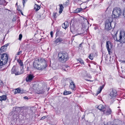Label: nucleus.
<instances>
[{
    "mask_svg": "<svg viewBox=\"0 0 125 125\" xmlns=\"http://www.w3.org/2000/svg\"><path fill=\"white\" fill-rule=\"evenodd\" d=\"M33 64L34 67L39 70L43 69L47 66L46 61L41 58H36L34 61Z\"/></svg>",
    "mask_w": 125,
    "mask_h": 125,
    "instance_id": "obj_1",
    "label": "nucleus"
},
{
    "mask_svg": "<svg viewBox=\"0 0 125 125\" xmlns=\"http://www.w3.org/2000/svg\"><path fill=\"white\" fill-rule=\"evenodd\" d=\"M113 21V19L112 17H109L107 19L105 24V28L106 30H109L115 28L116 23Z\"/></svg>",
    "mask_w": 125,
    "mask_h": 125,
    "instance_id": "obj_2",
    "label": "nucleus"
},
{
    "mask_svg": "<svg viewBox=\"0 0 125 125\" xmlns=\"http://www.w3.org/2000/svg\"><path fill=\"white\" fill-rule=\"evenodd\" d=\"M122 12L120 8L118 7L115 8L113 9L112 11V18L115 19L118 18L120 16Z\"/></svg>",
    "mask_w": 125,
    "mask_h": 125,
    "instance_id": "obj_3",
    "label": "nucleus"
},
{
    "mask_svg": "<svg viewBox=\"0 0 125 125\" xmlns=\"http://www.w3.org/2000/svg\"><path fill=\"white\" fill-rule=\"evenodd\" d=\"M59 61L62 63L65 62L69 59L67 53L62 52H60L58 54Z\"/></svg>",
    "mask_w": 125,
    "mask_h": 125,
    "instance_id": "obj_4",
    "label": "nucleus"
},
{
    "mask_svg": "<svg viewBox=\"0 0 125 125\" xmlns=\"http://www.w3.org/2000/svg\"><path fill=\"white\" fill-rule=\"evenodd\" d=\"M8 58V55L3 53L0 55V66L4 65L7 62Z\"/></svg>",
    "mask_w": 125,
    "mask_h": 125,
    "instance_id": "obj_5",
    "label": "nucleus"
},
{
    "mask_svg": "<svg viewBox=\"0 0 125 125\" xmlns=\"http://www.w3.org/2000/svg\"><path fill=\"white\" fill-rule=\"evenodd\" d=\"M121 43L125 42V33L124 31L120 32L119 35V39L118 41Z\"/></svg>",
    "mask_w": 125,
    "mask_h": 125,
    "instance_id": "obj_6",
    "label": "nucleus"
},
{
    "mask_svg": "<svg viewBox=\"0 0 125 125\" xmlns=\"http://www.w3.org/2000/svg\"><path fill=\"white\" fill-rule=\"evenodd\" d=\"M11 72V73H14L16 75H18L21 74L23 73V71L22 72H20L18 71V68H16L14 66L12 69Z\"/></svg>",
    "mask_w": 125,
    "mask_h": 125,
    "instance_id": "obj_7",
    "label": "nucleus"
},
{
    "mask_svg": "<svg viewBox=\"0 0 125 125\" xmlns=\"http://www.w3.org/2000/svg\"><path fill=\"white\" fill-rule=\"evenodd\" d=\"M103 112L105 115H109L111 114L112 111L111 109L109 107H105Z\"/></svg>",
    "mask_w": 125,
    "mask_h": 125,
    "instance_id": "obj_8",
    "label": "nucleus"
},
{
    "mask_svg": "<svg viewBox=\"0 0 125 125\" xmlns=\"http://www.w3.org/2000/svg\"><path fill=\"white\" fill-rule=\"evenodd\" d=\"M109 98L111 99L115 98L117 95V92L115 89H112L110 94Z\"/></svg>",
    "mask_w": 125,
    "mask_h": 125,
    "instance_id": "obj_9",
    "label": "nucleus"
},
{
    "mask_svg": "<svg viewBox=\"0 0 125 125\" xmlns=\"http://www.w3.org/2000/svg\"><path fill=\"white\" fill-rule=\"evenodd\" d=\"M113 45L111 42L109 41H107L106 42V47L109 54L110 52V50L111 49Z\"/></svg>",
    "mask_w": 125,
    "mask_h": 125,
    "instance_id": "obj_10",
    "label": "nucleus"
},
{
    "mask_svg": "<svg viewBox=\"0 0 125 125\" xmlns=\"http://www.w3.org/2000/svg\"><path fill=\"white\" fill-rule=\"evenodd\" d=\"M34 77L33 75L31 74H29L27 75L26 80V82H30L31 81Z\"/></svg>",
    "mask_w": 125,
    "mask_h": 125,
    "instance_id": "obj_11",
    "label": "nucleus"
},
{
    "mask_svg": "<svg viewBox=\"0 0 125 125\" xmlns=\"http://www.w3.org/2000/svg\"><path fill=\"white\" fill-rule=\"evenodd\" d=\"M47 86L46 84H44L42 85V88L40 89L39 92H38V94H43L44 93L45 90L46 89Z\"/></svg>",
    "mask_w": 125,
    "mask_h": 125,
    "instance_id": "obj_12",
    "label": "nucleus"
},
{
    "mask_svg": "<svg viewBox=\"0 0 125 125\" xmlns=\"http://www.w3.org/2000/svg\"><path fill=\"white\" fill-rule=\"evenodd\" d=\"M45 15L43 12L37 15L36 17L38 19L41 20L43 19L45 17Z\"/></svg>",
    "mask_w": 125,
    "mask_h": 125,
    "instance_id": "obj_13",
    "label": "nucleus"
},
{
    "mask_svg": "<svg viewBox=\"0 0 125 125\" xmlns=\"http://www.w3.org/2000/svg\"><path fill=\"white\" fill-rule=\"evenodd\" d=\"M88 75L87 73V72L86 71H83L82 72L81 74V76L84 79H85L86 78L87 76H88Z\"/></svg>",
    "mask_w": 125,
    "mask_h": 125,
    "instance_id": "obj_14",
    "label": "nucleus"
},
{
    "mask_svg": "<svg viewBox=\"0 0 125 125\" xmlns=\"http://www.w3.org/2000/svg\"><path fill=\"white\" fill-rule=\"evenodd\" d=\"M69 26V23L67 21H65L62 25V27L66 29Z\"/></svg>",
    "mask_w": 125,
    "mask_h": 125,
    "instance_id": "obj_15",
    "label": "nucleus"
},
{
    "mask_svg": "<svg viewBox=\"0 0 125 125\" xmlns=\"http://www.w3.org/2000/svg\"><path fill=\"white\" fill-rule=\"evenodd\" d=\"M70 84L69 86L70 88L72 89H74L75 87V85L74 82L72 80L70 81Z\"/></svg>",
    "mask_w": 125,
    "mask_h": 125,
    "instance_id": "obj_16",
    "label": "nucleus"
},
{
    "mask_svg": "<svg viewBox=\"0 0 125 125\" xmlns=\"http://www.w3.org/2000/svg\"><path fill=\"white\" fill-rule=\"evenodd\" d=\"M63 41V40L61 38L59 37L56 39L54 41L56 44L59 42H62Z\"/></svg>",
    "mask_w": 125,
    "mask_h": 125,
    "instance_id": "obj_17",
    "label": "nucleus"
},
{
    "mask_svg": "<svg viewBox=\"0 0 125 125\" xmlns=\"http://www.w3.org/2000/svg\"><path fill=\"white\" fill-rule=\"evenodd\" d=\"M105 107L103 105L101 104L99 105L98 107V108L99 110L102 111L103 112L104 109Z\"/></svg>",
    "mask_w": 125,
    "mask_h": 125,
    "instance_id": "obj_18",
    "label": "nucleus"
},
{
    "mask_svg": "<svg viewBox=\"0 0 125 125\" xmlns=\"http://www.w3.org/2000/svg\"><path fill=\"white\" fill-rule=\"evenodd\" d=\"M40 8V6L36 4H35L34 5V9L35 10V11H38Z\"/></svg>",
    "mask_w": 125,
    "mask_h": 125,
    "instance_id": "obj_19",
    "label": "nucleus"
},
{
    "mask_svg": "<svg viewBox=\"0 0 125 125\" xmlns=\"http://www.w3.org/2000/svg\"><path fill=\"white\" fill-rule=\"evenodd\" d=\"M69 69V67L68 66H63L62 68V69L65 71H67Z\"/></svg>",
    "mask_w": 125,
    "mask_h": 125,
    "instance_id": "obj_20",
    "label": "nucleus"
},
{
    "mask_svg": "<svg viewBox=\"0 0 125 125\" xmlns=\"http://www.w3.org/2000/svg\"><path fill=\"white\" fill-rule=\"evenodd\" d=\"M83 10L82 8H77L75 10H74L73 12L77 13Z\"/></svg>",
    "mask_w": 125,
    "mask_h": 125,
    "instance_id": "obj_21",
    "label": "nucleus"
},
{
    "mask_svg": "<svg viewBox=\"0 0 125 125\" xmlns=\"http://www.w3.org/2000/svg\"><path fill=\"white\" fill-rule=\"evenodd\" d=\"M59 6H60V10L59 11V12L60 13V14L62 12L63 10V6L62 4H59Z\"/></svg>",
    "mask_w": 125,
    "mask_h": 125,
    "instance_id": "obj_22",
    "label": "nucleus"
},
{
    "mask_svg": "<svg viewBox=\"0 0 125 125\" xmlns=\"http://www.w3.org/2000/svg\"><path fill=\"white\" fill-rule=\"evenodd\" d=\"M7 97L6 96L3 95L0 96V101L5 100L6 99Z\"/></svg>",
    "mask_w": 125,
    "mask_h": 125,
    "instance_id": "obj_23",
    "label": "nucleus"
},
{
    "mask_svg": "<svg viewBox=\"0 0 125 125\" xmlns=\"http://www.w3.org/2000/svg\"><path fill=\"white\" fill-rule=\"evenodd\" d=\"M7 3L5 0H0V5H6Z\"/></svg>",
    "mask_w": 125,
    "mask_h": 125,
    "instance_id": "obj_24",
    "label": "nucleus"
},
{
    "mask_svg": "<svg viewBox=\"0 0 125 125\" xmlns=\"http://www.w3.org/2000/svg\"><path fill=\"white\" fill-rule=\"evenodd\" d=\"M71 92L70 91L65 90L63 94L64 95H67L71 94Z\"/></svg>",
    "mask_w": 125,
    "mask_h": 125,
    "instance_id": "obj_25",
    "label": "nucleus"
},
{
    "mask_svg": "<svg viewBox=\"0 0 125 125\" xmlns=\"http://www.w3.org/2000/svg\"><path fill=\"white\" fill-rule=\"evenodd\" d=\"M5 50V49H4V46L1 47L0 49V54L2 52H4Z\"/></svg>",
    "mask_w": 125,
    "mask_h": 125,
    "instance_id": "obj_26",
    "label": "nucleus"
},
{
    "mask_svg": "<svg viewBox=\"0 0 125 125\" xmlns=\"http://www.w3.org/2000/svg\"><path fill=\"white\" fill-rule=\"evenodd\" d=\"M78 61H79V62L81 64H84V62L83 61L81 58H79L77 59Z\"/></svg>",
    "mask_w": 125,
    "mask_h": 125,
    "instance_id": "obj_27",
    "label": "nucleus"
},
{
    "mask_svg": "<svg viewBox=\"0 0 125 125\" xmlns=\"http://www.w3.org/2000/svg\"><path fill=\"white\" fill-rule=\"evenodd\" d=\"M20 91V89L19 88L16 89H15V91L14 92V93L15 94L19 93Z\"/></svg>",
    "mask_w": 125,
    "mask_h": 125,
    "instance_id": "obj_28",
    "label": "nucleus"
},
{
    "mask_svg": "<svg viewBox=\"0 0 125 125\" xmlns=\"http://www.w3.org/2000/svg\"><path fill=\"white\" fill-rule=\"evenodd\" d=\"M103 86H100V89H99V91H98L97 92V94H98L99 93H100L101 91L103 88Z\"/></svg>",
    "mask_w": 125,
    "mask_h": 125,
    "instance_id": "obj_29",
    "label": "nucleus"
},
{
    "mask_svg": "<svg viewBox=\"0 0 125 125\" xmlns=\"http://www.w3.org/2000/svg\"><path fill=\"white\" fill-rule=\"evenodd\" d=\"M57 14V12H54L53 13V17L55 18H56L57 17L56 15Z\"/></svg>",
    "mask_w": 125,
    "mask_h": 125,
    "instance_id": "obj_30",
    "label": "nucleus"
},
{
    "mask_svg": "<svg viewBox=\"0 0 125 125\" xmlns=\"http://www.w3.org/2000/svg\"><path fill=\"white\" fill-rule=\"evenodd\" d=\"M19 62L21 66H23V62L21 60H20L19 61Z\"/></svg>",
    "mask_w": 125,
    "mask_h": 125,
    "instance_id": "obj_31",
    "label": "nucleus"
},
{
    "mask_svg": "<svg viewBox=\"0 0 125 125\" xmlns=\"http://www.w3.org/2000/svg\"><path fill=\"white\" fill-rule=\"evenodd\" d=\"M22 37V35L21 34H20L19 36V39L20 40H21Z\"/></svg>",
    "mask_w": 125,
    "mask_h": 125,
    "instance_id": "obj_32",
    "label": "nucleus"
},
{
    "mask_svg": "<svg viewBox=\"0 0 125 125\" xmlns=\"http://www.w3.org/2000/svg\"><path fill=\"white\" fill-rule=\"evenodd\" d=\"M27 0H23L22 2L23 3V6H24V4L25 3V2L27 1Z\"/></svg>",
    "mask_w": 125,
    "mask_h": 125,
    "instance_id": "obj_33",
    "label": "nucleus"
},
{
    "mask_svg": "<svg viewBox=\"0 0 125 125\" xmlns=\"http://www.w3.org/2000/svg\"><path fill=\"white\" fill-rule=\"evenodd\" d=\"M91 54L88 57L91 60H93V56H91Z\"/></svg>",
    "mask_w": 125,
    "mask_h": 125,
    "instance_id": "obj_34",
    "label": "nucleus"
},
{
    "mask_svg": "<svg viewBox=\"0 0 125 125\" xmlns=\"http://www.w3.org/2000/svg\"><path fill=\"white\" fill-rule=\"evenodd\" d=\"M47 117V116H43L41 118V120H43L44 119H45V118Z\"/></svg>",
    "mask_w": 125,
    "mask_h": 125,
    "instance_id": "obj_35",
    "label": "nucleus"
},
{
    "mask_svg": "<svg viewBox=\"0 0 125 125\" xmlns=\"http://www.w3.org/2000/svg\"><path fill=\"white\" fill-rule=\"evenodd\" d=\"M21 52L22 51H19L17 52V54L18 55H19L21 53Z\"/></svg>",
    "mask_w": 125,
    "mask_h": 125,
    "instance_id": "obj_36",
    "label": "nucleus"
},
{
    "mask_svg": "<svg viewBox=\"0 0 125 125\" xmlns=\"http://www.w3.org/2000/svg\"><path fill=\"white\" fill-rule=\"evenodd\" d=\"M104 125H108L109 124L108 123H107L106 121L104 122Z\"/></svg>",
    "mask_w": 125,
    "mask_h": 125,
    "instance_id": "obj_37",
    "label": "nucleus"
},
{
    "mask_svg": "<svg viewBox=\"0 0 125 125\" xmlns=\"http://www.w3.org/2000/svg\"><path fill=\"white\" fill-rule=\"evenodd\" d=\"M3 85V83L2 82L1 80H0V85L1 86H2Z\"/></svg>",
    "mask_w": 125,
    "mask_h": 125,
    "instance_id": "obj_38",
    "label": "nucleus"
},
{
    "mask_svg": "<svg viewBox=\"0 0 125 125\" xmlns=\"http://www.w3.org/2000/svg\"><path fill=\"white\" fill-rule=\"evenodd\" d=\"M88 74V75L86 77H88L89 78L91 79V76L89 74Z\"/></svg>",
    "mask_w": 125,
    "mask_h": 125,
    "instance_id": "obj_39",
    "label": "nucleus"
},
{
    "mask_svg": "<svg viewBox=\"0 0 125 125\" xmlns=\"http://www.w3.org/2000/svg\"><path fill=\"white\" fill-rule=\"evenodd\" d=\"M23 98L25 99H28V97L26 96L24 97Z\"/></svg>",
    "mask_w": 125,
    "mask_h": 125,
    "instance_id": "obj_40",
    "label": "nucleus"
},
{
    "mask_svg": "<svg viewBox=\"0 0 125 125\" xmlns=\"http://www.w3.org/2000/svg\"><path fill=\"white\" fill-rule=\"evenodd\" d=\"M53 32L52 31H51L50 32V35H51V37H53Z\"/></svg>",
    "mask_w": 125,
    "mask_h": 125,
    "instance_id": "obj_41",
    "label": "nucleus"
},
{
    "mask_svg": "<svg viewBox=\"0 0 125 125\" xmlns=\"http://www.w3.org/2000/svg\"><path fill=\"white\" fill-rule=\"evenodd\" d=\"M23 92V90H20V93H22Z\"/></svg>",
    "mask_w": 125,
    "mask_h": 125,
    "instance_id": "obj_42",
    "label": "nucleus"
},
{
    "mask_svg": "<svg viewBox=\"0 0 125 125\" xmlns=\"http://www.w3.org/2000/svg\"><path fill=\"white\" fill-rule=\"evenodd\" d=\"M19 11L20 12H21V14H22V15H23V13H22V11H21V10H19Z\"/></svg>",
    "mask_w": 125,
    "mask_h": 125,
    "instance_id": "obj_43",
    "label": "nucleus"
},
{
    "mask_svg": "<svg viewBox=\"0 0 125 125\" xmlns=\"http://www.w3.org/2000/svg\"><path fill=\"white\" fill-rule=\"evenodd\" d=\"M123 15L125 17V10H124Z\"/></svg>",
    "mask_w": 125,
    "mask_h": 125,
    "instance_id": "obj_44",
    "label": "nucleus"
},
{
    "mask_svg": "<svg viewBox=\"0 0 125 125\" xmlns=\"http://www.w3.org/2000/svg\"><path fill=\"white\" fill-rule=\"evenodd\" d=\"M85 80H86L87 81H90V82H91L92 81L91 80H87V79H85Z\"/></svg>",
    "mask_w": 125,
    "mask_h": 125,
    "instance_id": "obj_45",
    "label": "nucleus"
},
{
    "mask_svg": "<svg viewBox=\"0 0 125 125\" xmlns=\"http://www.w3.org/2000/svg\"><path fill=\"white\" fill-rule=\"evenodd\" d=\"M8 45L7 44H6L4 46H5L6 47H7L8 46Z\"/></svg>",
    "mask_w": 125,
    "mask_h": 125,
    "instance_id": "obj_46",
    "label": "nucleus"
},
{
    "mask_svg": "<svg viewBox=\"0 0 125 125\" xmlns=\"http://www.w3.org/2000/svg\"><path fill=\"white\" fill-rule=\"evenodd\" d=\"M122 62H125V61H122Z\"/></svg>",
    "mask_w": 125,
    "mask_h": 125,
    "instance_id": "obj_47",
    "label": "nucleus"
},
{
    "mask_svg": "<svg viewBox=\"0 0 125 125\" xmlns=\"http://www.w3.org/2000/svg\"><path fill=\"white\" fill-rule=\"evenodd\" d=\"M49 88H48V89L47 90V91H48L49 90Z\"/></svg>",
    "mask_w": 125,
    "mask_h": 125,
    "instance_id": "obj_48",
    "label": "nucleus"
},
{
    "mask_svg": "<svg viewBox=\"0 0 125 125\" xmlns=\"http://www.w3.org/2000/svg\"><path fill=\"white\" fill-rule=\"evenodd\" d=\"M85 20H86L87 21V22L88 21H87V20L86 19H85Z\"/></svg>",
    "mask_w": 125,
    "mask_h": 125,
    "instance_id": "obj_49",
    "label": "nucleus"
},
{
    "mask_svg": "<svg viewBox=\"0 0 125 125\" xmlns=\"http://www.w3.org/2000/svg\"><path fill=\"white\" fill-rule=\"evenodd\" d=\"M78 0V1H80V0Z\"/></svg>",
    "mask_w": 125,
    "mask_h": 125,
    "instance_id": "obj_50",
    "label": "nucleus"
}]
</instances>
